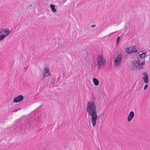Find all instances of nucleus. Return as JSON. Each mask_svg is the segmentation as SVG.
Here are the masks:
<instances>
[{
  "mask_svg": "<svg viewBox=\"0 0 150 150\" xmlns=\"http://www.w3.org/2000/svg\"><path fill=\"white\" fill-rule=\"evenodd\" d=\"M97 65L98 68H100L105 62V60L102 56L99 55L97 58Z\"/></svg>",
  "mask_w": 150,
  "mask_h": 150,
  "instance_id": "7ed1b4c3",
  "label": "nucleus"
},
{
  "mask_svg": "<svg viewBox=\"0 0 150 150\" xmlns=\"http://www.w3.org/2000/svg\"><path fill=\"white\" fill-rule=\"evenodd\" d=\"M148 85L147 84H146L144 86V90H145L146 89V88H147V87H148Z\"/></svg>",
  "mask_w": 150,
  "mask_h": 150,
  "instance_id": "6ab92c4d",
  "label": "nucleus"
},
{
  "mask_svg": "<svg viewBox=\"0 0 150 150\" xmlns=\"http://www.w3.org/2000/svg\"><path fill=\"white\" fill-rule=\"evenodd\" d=\"M96 26V25H93L91 26V27H95Z\"/></svg>",
  "mask_w": 150,
  "mask_h": 150,
  "instance_id": "4be33fe9",
  "label": "nucleus"
},
{
  "mask_svg": "<svg viewBox=\"0 0 150 150\" xmlns=\"http://www.w3.org/2000/svg\"><path fill=\"white\" fill-rule=\"evenodd\" d=\"M2 31H3L4 33L5 34V36L6 37L8 35L11 33V31L8 28H3L2 29Z\"/></svg>",
  "mask_w": 150,
  "mask_h": 150,
  "instance_id": "423d86ee",
  "label": "nucleus"
},
{
  "mask_svg": "<svg viewBox=\"0 0 150 150\" xmlns=\"http://www.w3.org/2000/svg\"><path fill=\"white\" fill-rule=\"evenodd\" d=\"M52 85H53L54 84V83L53 82L52 83Z\"/></svg>",
  "mask_w": 150,
  "mask_h": 150,
  "instance_id": "b1692460",
  "label": "nucleus"
},
{
  "mask_svg": "<svg viewBox=\"0 0 150 150\" xmlns=\"http://www.w3.org/2000/svg\"><path fill=\"white\" fill-rule=\"evenodd\" d=\"M50 7L52 10V11L53 13H55L57 11V10L55 8V6L54 5L51 4L50 5Z\"/></svg>",
  "mask_w": 150,
  "mask_h": 150,
  "instance_id": "9d476101",
  "label": "nucleus"
},
{
  "mask_svg": "<svg viewBox=\"0 0 150 150\" xmlns=\"http://www.w3.org/2000/svg\"><path fill=\"white\" fill-rule=\"evenodd\" d=\"M131 53L136 52H137V50L135 48V46H132L130 47Z\"/></svg>",
  "mask_w": 150,
  "mask_h": 150,
  "instance_id": "9b49d317",
  "label": "nucleus"
},
{
  "mask_svg": "<svg viewBox=\"0 0 150 150\" xmlns=\"http://www.w3.org/2000/svg\"><path fill=\"white\" fill-rule=\"evenodd\" d=\"M43 72L46 74H47V76L50 75V74L49 71V69L47 67H45L43 68Z\"/></svg>",
  "mask_w": 150,
  "mask_h": 150,
  "instance_id": "1a4fd4ad",
  "label": "nucleus"
},
{
  "mask_svg": "<svg viewBox=\"0 0 150 150\" xmlns=\"http://www.w3.org/2000/svg\"><path fill=\"white\" fill-rule=\"evenodd\" d=\"M120 38H121L120 37H117V39L116 42L118 44V43L120 41Z\"/></svg>",
  "mask_w": 150,
  "mask_h": 150,
  "instance_id": "dca6fc26",
  "label": "nucleus"
},
{
  "mask_svg": "<svg viewBox=\"0 0 150 150\" xmlns=\"http://www.w3.org/2000/svg\"><path fill=\"white\" fill-rule=\"evenodd\" d=\"M29 7L30 9H31V7L32 8V5H29Z\"/></svg>",
  "mask_w": 150,
  "mask_h": 150,
  "instance_id": "412c9836",
  "label": "nucleus"
},
{
  "mask_svg": "<svg viewBox=\"0 0 150 150\" xmlns=\"http://www.w3.org/2000/svg\"><path fill=\"white\" fill-rule=\"evenodd\" d=\"M145 63V62H144H144H142L141 64V65H142V66L143 65H144Z\"/></svg>",
  "mask_w": 150,
  "mask_h": 150,
  "instance_id": "aec40b11",
  "label": "nucleus"
},
{
  "mask_svg": "<svg viewBox=\"0 0 150 150\" xmlns=\"http://www.w3.org/2000/svg\"><path fill=\"white\" fill-rule=\"evenodd\" d=\"M21 109V108H18V109H15L12 112H16L20 110Z\"/></svg>",
  "mask_w": 150,
  "mask_h": 150,
  "instance_id": "f3484780",
  "label": "nucleus"
},
{
  "mask_svg": "<svg viewBox=\"0 0 150 150\" xmlns=\"http://www.w3.org/2000/svg\"><path fill=\"white\" fill-rule=\"evenodd\" d=\"M93 81L95 86H97L98 85L99 83V81L98 80L95 78H93Z\"/></svg>",
  "mask_w": 150,
  "mask_h": 150,
  "instance_id": "f8f14e48",
  "label": "nucleus"
},
{
  "mask_svg": "<svg viewBox=\"0 0 150 150\" xmlns=\"http://www.w3.org/2000/svg\"><path fill=\"white\" fill-rule=\"evenodd\" d=\"M115 32H113V33H111L110 34H113V33H115Z\"/></svg>",
  "mask_w": 150,
  "mask_h": 150,
  "instance_id": "393cba45",
  "label": "nucleus"
},
{
  "mask_svg": "<svg viewBox=\"0 0 150 150\" xmlns=\"http://www.w3.org/2000/svg\"><path fill=\"white\" fill-rule=\"evenodd\" d=\"M43 76L44 78H45L46 76H47V74H46L43 72Z\"/></svg>",
  "mask_w": 150,
  "mask_h": 150,
  "instance_id": "a211bd4d",
  "label": "nucleus"
},
{
  "mask_svg": "<svg viewBox=\"0 0 150 150\" xmlns=\"http://www.w3.org/2000/svg\"><path fill=\"white\" fill-rule=\"evenodd\" d=\"M122 55L121 54H119L116 57L114 63V65L116 67L119 66L122 62Z\"/></svg>",
  "mask_w": 150,
  "mask_h": 150,
  "instance_id": "f03ea898",
  "label": "nucleus"
},
{
  "mask_svg": "<svg viewBox=\"0 0 150 150\" xmlns=\"http://www.w3.org/2000/svg\"><path fill=\"white\" fill-rule=\"evenodd\" d=\"M23 96L22 95H20L16 97L13 99V101L15 103H18L23 99Z\"/></svg>",
  "mask_w": 150,
  "mask_h": 150,
  "instance_id": "20e7f679",
  "label": "nucleus"
},
{
  "mask_svg": "<svg viewBox=\"0 0 150 150\" xmlns=\"http://www.w3.org/2000/svg\"><path fill=\"white\" fill-rule=\"evenodd\" d=\"M146 55V54L144 53H142L139 56L140 58H144Z\"/></svg>",
  "mask_w": 150,
  "mask_h": 150,
  "instance_id": "4468645a",
  "label": "nucleus"
},
{
  "mask_svg": "<svg viewBox=\"0 0 150 150\" xmlns=\"http://www.w3.org/2000/svg\"><path fill=\"white\" fill-rule=\"evenodd\" d=\"M134 113L133 111H131L127 117L128 121L129 122H130L133 117H134Z\"/></svg>",
  "mask_w": 150,
  "mask_h": 150,
  "instance_id": "6e6552de",
  "label": "nucleus"
},
{
  "mask_svg": "<svg viewBox=\"0 0 150 150\" xmlns=\"http://www.w3.org/2000/svg\"><path fill=\"white\" fill-rule=\"evenodd\" d=\"M143 74L144 76L143 77V79L144 81V82L145 83H147L148 82V76L147 73L145 72H144L143 73Z\"/></svg>",
  "mask_w": 150,
  "mask_h": 150,
  "instance_id": "0eeeda50",
  "label": "nucleus"
},
{
  "mask_svg": "<svg viewBox=\"0 0 150 150\" xmlns=\"http://www.w3.org/2000/svg\"><path fill=\"white\" fill-rule=\"evenodd\" d=\"M133 64L138 69H140L142 68V65H141V63L139 60H135Z\"/></svg>",
  "mask_w": 150,
  "mask_h": 150,
  "instance_id": "39448f33",
  "label": "nucleus"
},
{
  "mask_svg": "<svg viewBox=\"0 0 150 150\" xmlns=\"http://www.w3.org/2000/svg\"><path fill=\"white\" fill-rule=\"evenodd\" d=\"M131 50L130 49V47L127 48L126 49V52L128 54L131 53Z\"/></svg>",
  "mask_w": 150,
  "mask_h": 150,
  "instance_id": "ddd939ff",
  "label": "nucleus"
},
{
  "mask_svg": "<svg viewBox=\"0 0 150 150\" xmlns=\"http://www.w3.org/2000/svg\"><path fill=\"white\" fill-rule=\"evenodd\" d=\"M6 37L5 35L3 34L0 36V41L3 40L5 37Z\"/></svg>",
  "mask_w": 150,
  "mask_h": 150,
  "instance_id": "2eb2a0df",
  "label": "nucleus"
},
{
  "mask_svg": "<svg viewBox=\"0 0 150 150\" xmlns=\"http://www.w3.org/2000/svg\"><path fill=\"white\" fill-rule=\"evenodd\" d=\"M96 108L94 102L90 101L87 103L86 106V111L88 115H90L91 122L93 127L96 126V121L98 118V115L96 112Z\"/></svg>",
  "mask_w": 150,
  "mask_h": 150,
  "instance_id": "f257e3e1",
  "label": "nucleus"
},
{
  "mask_svg": "<svg viewBox=\"0 0 150 150\" xmlns=\"http://www.w3.org/2000/svg\"><path fill=\"white\" fill-rule=\"evenodd\" d=\"M3 31H2V30L0 31V35L2 34L3 33Z\"/></svg>",
  "mask_w": 150,
  "mask_h": 150,
  "instance_id": "5701e85b",
  "label": "nucleus"
},
{
  "mask_svg": "<svg viewBox=\"0 0 150 150\" xmlns=\"http://www.w3.org/2000/svg\"><path fill=\"white\" fill-rule=\"evenodd\" d=\"M26 68V67H24V68H25H25Z\"/></svg>",
  "mask_w": 150,
  "mask_h": 150,
  "instance_id": "a878e982",
  "label": "nucleus"
}]
</instances>
